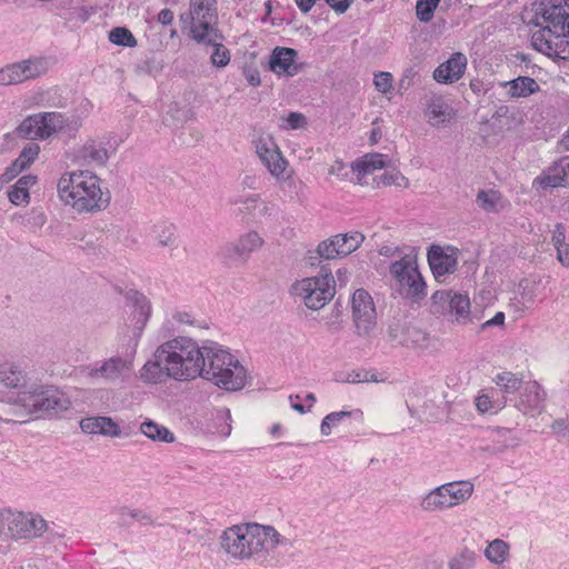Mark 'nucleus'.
Returning a JSON list of instances; mask_svg holds the SVG:
<instances>
[{"label": "nucleus", "instance_id": "f257e3e1", "mask_svg": "<svg viewBox=\"0 0 569 569\" xmlns=\"http://www.w3.org/2000/svg\"><path fill=\"white\" fill-rule=\"evenodd\" d=\"M203 346L189 337L179 336L159 345L140 369L146 383H164L168 380L192 381L201 375Z\"/></svg>", "mask_w": 569, "mask_h": 569}, {"label": "nucleus", "instance_id": "f03ea898", "mask_svg": "<svg viewBox=\"0 0 569 569\" xmlns=\"http://www.w3.org/2000/svg\"><path fill=\"white\" fill-rule=\"evenodd\" d=\"M566 0L540 3L528 24L539 29L531 33L535 50L552 59L569 60V6Z\"/></svg>", "mask_w": 569, "mask_h": 569}, {"label": "nucleus", "instance_id": "7ed1b4c3", "mask_svg": "<svg viewBox=\"0 0 569 569\" xmlns=\"http://www.w3.org/2000/svg\"><path fill=\"white\" fill-rule=\"evenodd\" d=\"M282 542L280 533L270 526L247 523L223 531L220 546L234 559H250L276 548Z\"/></svg>", "mask_w": 569, "mask_h": 569}, {"label": "nucleus", "instance_id": "20e7f679", "mask_svg": "<svg viewBox=\"0 0 569 569\" xmlns=\"http://www.w3.org/2000/svg\"><path fill=\"white\" fill-rule=\"evenodd\" d=\"M60 199L78 212H93L104 209L110 201L103 192L97 174L80 170L63 174L58 181Z\"/></svg>", "mask_w": 569, "mask_h": 569}, {"label": "nucleus", "instance_id": "39448f33", "mask_svg": "<svg viewBox=\"0 0 569 569\" xmlns=\"http://www.w3.org/2000/svg\"><path fill=\"white\" fill-rule=\"evenodd\" d=\"M202 352L203 365L199 377L226 391H239L244 388L248 379L247 369L233 355L216 343L204 345Z\"/></svg>", "mask_w": 569, "mask_h": 569}, {"label": "nucleus", "instance_id": "423d86ee", "mask_svg": "<svg viewBox=\"0 0 569 569\" xmlns=\"http://www.w3.org/2000/svg\"><path fill=\"white\" fill-rule=\"evenodd\" d=\"M48 528V522L39 513L0 509V551L6 552L12 541L40 538Z\"/></svg>", "mask_w": 569, "mask_h": 569}, {"label": "nucleus", "instance_id": "0eeeda50", "mask_svg": "<svg viewBox=\"0 0 569 569\" xmlns=\"http://www.w3.org/2000/svg\"><path fill=\"white\" fill-rule=\"evenodd\" d=\"M290 293L310 310H320L336 293V279L331 273L303 278L292 283Z\"/></svg>", "mask_w": 569, "mask_h": 569}, {"label": "nucleus", "instance_id": "6e6552de", "mask_svg": "<svg viewBox=\"0 0 569 569\" xmlns=\"http://www.w3.org/2000/svg\"><path fill=\"white\" fill-rule=\"evenodd\" d=\"M432 312L447 317L449 321L457 325L471 322L470 299L452 290H437L431 296Z\"/></svg>", "mask_w": 569, "mask_h": 569}, {"label": "nucleus", "instance_id": "1a4fd4ad", "mask_svg": "<svg viewBox=\"0 0 569 569\" xmlns=\"http://www.w3.org/2000/svg\"><path fill=\"white\" fill-rule=\"evenodd\" d=\"M390 273L397 280L406 297L415 299L425 297L426 283L412 259L406 257L392 262Z\"/></svg>", "mask_w": 569, "mask_h": 569}, {"label": "nucleus", "instance_id": "9d476101", "mask_svg": "<svg viewBox=\"0 0 569 569\" xmlns=\"http://www.w3.org/2000/svg\"><path fill=\"white\" fill-rule=\"evenodd\" d=\"M256 153L269 173L278 181H284L289 187H296L290 176L284 177L288 161L283 158L272 137H259L254 140Z\"/></svg>", "mask_w": 569, "mask_h": 569}, {"label": "nucleus", "instance_id": "9b49d317", "mask_svg": "<svg viewBox=\"0 0 569 569\" xmlns=\"http://www.w3.org/2000/svg\"><path fill=\"white\" fill-rule=\"evenodd\" d=\"M24 406L34 413L50 415L69 410V399L57 388L48 386L33 390L23 399Z\"/></svg>", "mask_w": 569, "mask_h": 569}, {"label": "nucleus", "instance_id": "f8f14e48", "mask_svg": "<svg viewBox=\"0 0 569 569\" xmlns=\"http://www.w3.org/2000/svg\"><path fill=\"white\" fill-rule=\"evenodd\" d=\"M365 240V236L359 231L336 234L321 241L316 250L319 258L331 260L349 256L356 251Z\"/></svg>", "mask_w": 569, "mask_h": 569}, {"label": "nucleus", "instance_id": "ddd939ff", "mask_svg": "<svg viewBox=\"0 0 569 569\" xmlns=\"http://www.w3.org/2000/svg\"><path fill=\"white\" fill-rule=\"evenodd\" d=\"M352 317L359 336H369L377 325V312L371 296L363 289L355 291Z\"/></svg>", "mask_w": 569, "mask_h": 569}, {"label": "nucleus", "instance_id": "4468645a", "mask_svg": "<svg viewBox=\"0 0 569 569\" xmlns=\"http://www.w3.org/2000/svg\"><path fill=\"white\" fill-rule=\"evenodd\" d=\"M206 10L198 9L190 1L189 12L180 14V21L183 28L189 29L191 38L197 42H214L220 39V33L211 23L214 19L202 18Z\"/></svg>", "mask_w": 569, "mask_h": 569}, {"label": "nucleus", "instance_id": "2eb2a0df", "mask_svg": "<svg viewBox=\"0 0 569 569\" xmlns=\"http://www.w3.org/2000/svg\"><path fill=\"white\" fill-rule=\"evenodd\" d=\"M264 239L256 230H249L220 249V256L229 261L247 262L250 256L264 246Z\"/></svg>", "mask_w": 569, "mask_h": 569}, {"label": "nucleus", "instance_id": "dca6fc26", "mask_svg": "<svg viewBox=\"0 0 569 569\" xmlns=\"http://www.w3.org/2000/svg\"><path fill=\"white\" fill-rule=\"evenodd\" d=\"M546 392L537 381H527L519 391L515 407L523 415L532 417L540 415L545 409Z\"/></svg>", "mask_w": 569, "mask_h": 569}, {"label": "nucleus", "instance_id": "f3484780", "mask_svg": "<svg viewBox=\"0 0 569 569\" xmlns=\"http://www.w3.org/2000/svg\"><path fill=\"white\" fill-rule=\"evenodd\" d=\"M428 262L432 274L437 280L447 274L453 273L458 263V250L448 247L431 246L428 251Z\"/></svg>", "mask_w": 569, "mask_h": 569}, {"label": "nucleus", "instance_id": "a211bd4d", "mask_svg": "<svg viewBox=\"0 0 569 569\" xmlns=\"http://www.w3.org/2000/svg\"><path fill=\"white\" fill-rule=\"evenodd\" d=\"M131 361L121 357H111L101 362V365L90 366L84 369L86 376L96 379L101 378L104 381H116L122 375L129 371Z\"/></svg>", "mask_w": 569, "mask_h": 569}, {"label": "nucleus", "instance_id": "6ab92c4d", "mask_svg": "<svg viewBox=\"0 0 569 569\" xmlns=\"http://www.w3.org/2000/svg\"><path fill=\"white\" fill-rule=\"evenodd\" d=\"M128 299L131 301V303L134 308L133 313H132V321H133L132 335H133L134 342L137 345L138 340L140 339V337L142 335V331L150 318L151 303L144 295H142L138 291L130 292L128 295Z\"/></svg>", "mask_w": 569, "mask_h": 569}, {"label": "nucleus", "instance_id": "aec40b11", "mask_svg": "<svg viewBox=\"0 0 569 569\" xmlns=\"http://www.w3.org/2000/svg\"><path fill=\"white\" fill-rule=\"evenodd\" d=\"M466 67L467 58L461 52L452 53L433 71V79L439 83L456 82L463 76Z\"/></svg>", "mask_w": 569, "mask_h": 569}, {"label": "nucleus", "instance_id": "412c9836", "mask_svg": "<svg viewBox=\"0 0 569 569\" xmlns=\"http://www.w3.org/2000/svg\"><path fill=\"white\" fill-rule=\"evenodd\" d=\"M298 52L291 48L277 47L273 49L269 66L277 74L295 76L299 72V67L295 63Z\"/></svg>", "mask_w": 569, "mask_h": 569}, {"label": "nucleus", "instance_id": "4be33fe9", "mask_svg": "<svg viewBox=\"0 0 569 569\" xmlns=\"http://www.w3.org/2000/svg\"><path fill=\"white\" fill-rule=\"evenodd\" d=\"M80 428L84 433L102 435L106 437H120L121 429L110 417H88L80 421Z\"/></svg>", "mask_w": 569, "mask_h": 569}, {"label": "nucleus", "instance_id": "5701e85b", "mask_svg": "<svg viewBox=\"0 0 569 569\" xmlns=\"http://www.w3.org/2000/svg\"><path fill=\"white\" fill-rule=\"evenodd\" d=\"M425 116L432 127H440L452 118L453 109L445 98L433 96L428 101Z\"/></svg>", "mask_w": 569, "mask_h": 569}, {"label": "nucleus", "instance_id": "b1692460", "mask_svg": "<svg viewBox=\"0 0 569 569\" xmlns=\"http://www.w3.org/2000/svg\"><path fill=\"white\" fill-rule=\"evenodd\" d=\"M77 159L86 166H104L109 154L102 142L89 140L77 151Z\"/></svg>", "mask_w": 569, "mask_h": 569}, {"label": "nucleus", "instance_id": "393cba45", "mask_svg": "<svg viewBox=\"0 0 569 569\" xmlns=\"http://www.w3.org/2000/svg\"><path fill=\"white\" fill-rule=\"evenodd\" d=\"M445 490L441 485L426 493L420 499V509L425 512H439L452 508V503L448 501Z\"/></svg>", "mask_w": 569, "mask_h": 569}, {"label": "nucleus", "instance_id": "a878e982", "mask_svg": "<svg viewBox=\"0 0 569 569\" xmlns=\"http://www.w3.org/2000/svg\"><path fill=\"white\" fill-rule=\"evenodd\" d=\"M502 86L509 87L508 94L511 98H527L540 91L538 82L533 78L525 76L506 81Z\"/></svg>", "mask_w": 569, "mask_h": 569}, {"label": "nucleus", "instance_id": "bb28decb", "mask_svg": "<svg viewBox=\"0 0 569 569\" xmlns=\"http://www.w3.org/2000/svg\"><path fill=\"white\" fill-rule=\"evenodd\" d=\"M26 81L46 74L54 61L50 57L34 56L20 61Z\"/></svg>", "mask_w": 569, "mask_h": 569}, {"label": "nucleus", "instance_id": "cd10ccee", "mask_svg": "<svg viewBox=\"0 0 569 569\" xmlns=\"http://www.w3.org/2000/svg\"><path fill=\"white\" fill-rule=\"evenodd\" d=\"M442 487L452 508L466 502L473 493V485L470 481H452L443 483Z\"/></svg>", "mask_w": 569, "mask_h": 569}, {"label": "nucleus", "instance_id": "c85d7f7f", "mask_svg": "<svg viewBox=\"0 0 569 569\" xmlns=\"http://www.w3.org/2000/svg\"><path fill=\"white\" fill-rule=\"evenodd\" d=\"M139 430L151 441L164 443H172L176 441L173 432H171L167 427L159 425L151 419H147L141 422Z\"/></svg>", "mask_w": 569, "mask_h": 569}, {"label": "nucleus", "instance_id": "c756f323", "mask_svg": "<svg viewBox=\"0 0 569 569\" xmlns=\"http://www.w3.org/2000/svg\"><path fill=\"white\" fill-rule=\"evenodd\" d=\"M41 114L40 113H36V114H31V116H28L16 129V133L22 138V139H27V140H37V139H42L43 140V134L41 132Z\"/></svg>", "mask_w": 569, "mask_h": 569}, {"label": "nucleus", "instance_id": "7c9ffc66", "mask_svg": "<svg viewBox=\"0 0 569 569\" xmlns=\"http://www.w3.org/2000/svg\"><path fill=\"white\" fill-rule=\"evenodd\" d=\"M386 166L385 156L380 153H371L365 156L362 159L352 164V170L358 173L359 181L362 177L372 173L376 170L382 169Z\"/></svg>", "mask_w": 569, "mask_h": 569}, {"label": "nucleus", "instance_id": "2f4dec72", "mask_svg": "<svg viewBox=\"0 0 569 569\" xmlns=\"http://www.w3.org/2000/svg\"><path fill=\"white\" fill-rule=\"evenodd\" d=\"M486 558L493 565L505 563L510 556V546L502 539H493L485 549Z\"/></svg>", "mask_w": 569, "mask_h": 569}, {"label": "nucleus", "instance_id": "473e14b6", "mask_svg": "<svg viewBox=\"0 0 569 569\" xmlns=\"http://www.w3.org/2000/svg\"><path fill=\"white\" fill-rule=\"evenodd\" d=\"M493 382L503 393H515L520 391L525 385L521 377L510 371L498 373L493 378Z\"/></svg>", "mask_w": 569, "mask_h": 569}, {"label": "nucleus", "instance_id": "72a5a7b5", "mask_svg": "<svg viewBox=\"0 0 569 569\" xmlns=\"http://www.w3.org/2000/svg\"><path fill=\"white\" fill-rule=\"evenodd\" d=\"M41 114V132L43 139L51 137L53 133L63 129L66 124L64 117L59 112H40Z\"/></svg>", "mask_w": 569, "mask_h": 569}, {"label": "nucleus", "instance_id": "f704fd0d", "mask_svg": "<svg viewBox=\"0 0 569 569\" xmlns=\"http://www.w3.org/2000/svg\"><path fill=\"white\" fill-rule=\"evenodd\" d=\"M24 381V376L18 366L6 363L0 368V383L7 388H18Z\"/></svg>", "mask_w": 569, "mask_h": 569}, {"label": "nucleus", "instance_id": "c9c22d12", "mask_svg": "<svg viewBox=\"0 0 569 569\" xmlns=\"http://www.w3.org/2000/svg\"><path fill=\"white\" fill-rule=\"evenodd\" d=\"M479 208L487 212H497L501 209V194L496 190H480L477 194Z\"/></svg>", "mask_w": 569, "mask_h": 569}, {"label": "nucleus", "instance_id": "e433bc0d", "mask_svg": "<svg viewBox=\"0 0 569 569\" xmlns=\"http://www.w3.org/2000/svg\"><path fill=\"white\" fill-rule=\"evenodd\" d=\"M26 81L20 61L0 68V84L12 86Z\"/></svg>", "mask_w": 569, "mask_h": 569}, {"label": "nucleus", "instance_id": "4c0bfd02", "mask_svg": "<svg viewBox=\"0 0 569 569\" xmlns=\"http://www.w3.org/2000/svg\"><path fill=\"white\" fill-rule=\"evenodd\" d=\"M477 555L473 550L463 548L448 562L449 569H471L475 566Z\"/></svg>", "mask_w": 569, "mask_h": 569}, {"label": "nucleus", "instance_id": "58836bf2", "mask_svg": "<svg viewBox=\"0 0 569 569\" xmlns=\"http://www.w3.org/2000/svg\"><path fill=\"white\" fill-rule=\"evenodd\" d=\"M156 240L160 247L177 248L176 230L172 224L156 226Z\"/></svg>", "mask_w": 569, "mask_h": 569}, {"label": "nucleus", "instance_id": "ea45409f", "mask_svg": "<svg viewBox=\"0 0 569 569\" xmlns=\"http://www.w3.org/2000/svg\"><path fill=\"white\" fill-rule=\"evenodd\" d=\"M110 42L117 46L133 48L137 46V40L131 31L124 27H116L109 32Z\"/></svg>", "mask_w": 569, "mask_h": 569}, {"label": "nucleus", "instance_id": "a19ab883", "mask_svg": "<svg viewBox=\"0 0 569 569\" xmlns=\"http://www.w3.org/2000/svg\"><path fill=\"white\" fill-rule=\"evenodd\" d=\"M39 153H40V146L34 141H30L22 148V150L20 151L16 161L24 170H27L36 161Z\"/></svg>", "mask_w": 569, "mask_h": 569}, {"label": "nucleus", "instance_id": "79ce46f5", "mask_svg": "<svg viewBox=\"0 0 569 569\" xmlns=\"http://www.w3.org/2000/svg\"><path fill=\"white\" fill-rule=\"evenodd\" d=\"M351 411H336L327 415L320 425V432L323 436H329L335 427L338 426L343 419L351 417Z\"/></svg>", "mask_w": 569, "mask_h": 569}, {"label": "nucleus", "instance_id": "37998d69", "mask_svg": "<svg viewBox=\"0 0 569 569\" xmlns=\"http://www.w3.org/2000/svg\"><path fill=\"white\" fill-rule=\"evenodd\" d=\"M222 40V36L220 34V39L214 42H204L206 44L213 47V52L211 53V62L217 67H226L230 61L229 50L220 42Z\"/></svg>", "mask_w": 569, "mask_h": 569}, {"label": "nucleus", "instance_id": "c03bdc74", "mask_svg": "<svg viewBox=\"0 0 569 569\" xmlns=\"http://www.w3.org/2000/svg\"><path fill=\"white\" fill-rule=\"evenodd\" d=\"M439 2L440 0H417L416 14L418 20L426 23L431 21Z\"/></svg>", "mask_w": 569, "mask_h": 569}, {"label": "nucleus", "instance_id": "a18cd8bd", "mask_svg": "<svg viewBox=\"0 0 569 569\" xmlns=\"http://www.w3.org/2000/svg\"><path fill=\"white\" fill-rule=\"evenodd\" d=\"M258 200H259L258 194H250L243 200L230 199L229 203L232 206L239 204L238 213L241 216H248V214H251L253 212V210H256Z\"/></svg>", "mask_w": 569, "mask_h": 569}, {"label": "nucleus", "instance_id": "49530a36", "mask_svg": "<svg viewBox=\"0 0 569 569\" xmlns=\"http://www.w3.org/2000/svg\"><path fill=\"white\" fill-rule=\"evenodd\" d=\"M8 199L14 206L29 204L30 192L14 183L8 190Z\"/></svg>", "mask_w": 569, "mask_h": 569}, {"label": "nucleus", "instance_id": "de8ad7c7", "mask_svg": "<svg viewBox=\"0 0 569 569\" xmlns=\"http://www.w3.org/2000/svg\"><path fill=\"white\" fill-rule=\"evenodd\" d=\"M120 520H124L127 517L132 518L139 522L151 525L153 522L151 516L139 509H130L128 507H121L119 509Z\"/></svg>", "mask_w": 569, "mask_h": 569}, {"label": "nucleus", "instance_id": "09e8293b", "mask_svg": "<svg viewBox=\"0 0 569 569\" xmlns=\"http://www.w3.org/2000/svg\"><path fill=\"white\" fill-rule=\"evenodd\" d=\"M476 407L479 412L487 413V412H497L503 406L501 403H499L498 401H496V402L492 401L488 395L481 393L476 398Z\"/></svg>", "mask_w": 569, "mask_h": 569}, {"label": "nucleus", "instance_id": "8fccbe9b", "mask_svg": "<svg viewBox=\"0 0 569 569\" xmlns=\"http://www.w3.org/2000/svg\"><path fill=\"white\" fill-rule=\"evenodd\" d=\"M373 83L381 93H388L392 89V76L389 72H379L375 76Z\"/></svg>", "mask_w": 569, "mask_h": 569}, {"label": "nucleus", "instance_id": "3c124183", "mask_svg": "<svg viewBox=\"0 0 569 569\" xmlns=\"http://www.w3.org/2000/svg\"><path fill=\"white\" fill-rule=\"evenodd\" d=\"M257 218L261 220L272 219L276 216L277 207L276 204L268 202V201H260V199L257 202Z\"/></svg>", "mask_w": 569, "mask_h": 569}, {"label": "nucleus", "instance_id": "603ef678", "mask_svg": "<svg viewBox=\"0 0 569 569\" xmlns=\"http://www.w3.org/2000/svg\"><path fill=\"white\" fill-rule=\"evenodd\" d=\"M409 330H405L400 323H393L389 326L388 335L392 342L397 345H408L407 335Z\"/></svg>", "mask_w": 569, "mask_h": 569}, {"label": "nucleus", "instance_id": "864d4df0", "mask_svg": "<svg viewBox=\"0 0 569 569\" xmlns=\"http://www.w3.org/2000/svg\"><path fill=\"white\" fill-rule=\"evenodd\" d=\"M550 429L558 438H567L569 436V418H557L550 425Z\"/></svg>", "mask_w": 569, "mask_h": 569}, {"label": "nucleus", "instance_id": "5fc2aeb1", "mask_svg": "<svg viewBox=\"0 0 569 569\" xmlns=\"http://www.w3.org/2000/svg\"><path fill=\"white\" fill-rule=\"evenodd\" d=\"M381 179L386 186L408 187V179L400 172H383Z\"/></svg>", "mask_w": 569, "mask_h": 569}, {"label": "nucleus", "instance_id": "6e6d98bb", "mask_svg": "<svg viewBox=\"0 0 569 569\" xmlns=\"http://www.w3.org/2000/svg\"><path fill=\"white\" fill-rule=\"evenodd\" d=\"M200 10H206L202 18L214 19L216 18V3L217 0H190Z\"/></svg>", "mask_w": 569, "mask_h": 569}, {"label": "nucleus", "instance_id": "4d7b16f0", "mask_svg": "<svg viewBox=\"0 0 569 569\" xmlns=\"http://www.w3.org/2000/svg\"><path fill=\"white\" fill-rule=\"evenodd\" d=\"M24 169L14 160L9 167L6 168L4 172L0 176V182L9 183L17 178Z\"/></svg>", "mask_w": 569, "mask_h": 569}, {"label": "nucleus", "instance_id": "13d9d810", "mask_svg": "<svg viewBox=\"0 0 569 569\" xmlns=\"http://www.w3.org/2000/svg\"><path fill=\"white\" fill-rule=\"evenodd\" d=\"M417 76H418V71L413 67L407 68L403 71L402 77L400 79V82H399L400 88L407 90L412 84L413 79Z\"/></svg>", "mask_w": 569, "mask_h": 569}, {"label": "nucleus", "instance_id": "bf43d9fd", "mask_svg": "<svg viewBox=\"0 0 569 569\" xmlns=\"http://www.w3.org/2000/svg\"><path fill=\"white\" fill-rule=\"evenodd\" d=\"M287 122L290 129H299L307 123L306 117L299 112H290Z\"/></svg>", "mask_w": 569, "mask_h": 569}, {"label": "nucleus", "instance_id": "052dcab7", "mask_svg": "<svg viewBox=\"0 0 569 569\" xmlns=\"http://www.w3.org/2000/svg\"><path fill=\"white\" fill-rule=\"evenodd\" d=\"M565 239H566V229L561 223H557L555 226V230L552 232V239H551L555 248L565 244L566 243Z\"/></svg>", "mask_w": 569, "mask_h": 569}, {"label": "nucleus", "instance_id": "680f3d73", "mask_svg": "<svg viewBox=\"0 0 569 569\" xmlns=\"http://www.w3.org/2000/svg\"><path fill=\"white\" fill-rule=\"evenodd\" d=\"M217 418L222 420L224 425L219 429V433L227 437L231 432V425L228 422L231 419L230 411L228 409L222 410L218 413Z\"/></svg>", "mask_w": 569, "mask_h": 569}, {"label": "nucleus", "instance_id": "e2e57ef3", "mask_svg": "<svg viewBox=\"0 0 569 569\" xmlns=\"http://www.w3.org/2000/svg\"><path fill=\"white\" fill-rule=\"evenodd\" d=\"M353 0H326L328 6L332 8L337 13H345Z\"/></svg>", "mask_w": 569, "mask_h": 569}, {"label": "nucleus", "instance_id": "0e129e2a", "mask_svg": "<svg viewBox=\"0 0 569 569\" xmlns=\"http://www.w3.org/2000/svg\"><path fill=\"white\" fill-rule=\"evenodd\" d=\"M243 74H244V78H246L247 82L250 86L257 87V86L260 84V82H261L260 73H259V71L257 69H254V68H247V69H244Z\"/></svg>", "mask_w": 569, "mask_h": 569}, {"label": "nucleus", "instance_id": "69168bd1", "mask_svg": "<svg viewBox=\"0 0 569 569\" xmlns=\"http://www.w3.org/2000/svg\"><path fill=\"white\" fill-rule=\"evenodd\" d=\"M348 382L351 383H359L363 381H378L377 378L372 375L371 377H368V372L361 373V372H352L347 378Z\"/></svg>", "mask_w": 569, "mask_h": 569}, {"label": "nucleus", "instance_id": "338daca9", "mask_svg": "<svg viewBox=\"0 0 569 569\" xmlns=\"http://www.w3.org/2000/svg\"><path fill=\"white\" fill-rule=\"evenodd\" d=\"M556 250H557V258H558L559 262L562 266L568 267L569 266V244L565 243L562 246L556 247Z\"/></svg>", "mask_w": 569, "mask_h": 569}, {"label": "nucleus", "instance_id": "774afa93", "mask_svg": "<svg viewBox=\"0 0 569 569\" xmlns=\"http://www.w3.org/2000/svg\"><path fill=\"white\" fill-rule=\"evenodd\" d=\"M37 181H38L37 176L26 174V176H22L21 178H19L18 181L16 182V184H18L19 187L27 189L29 191L30 188L37 183Z\"/></svg>", "mask_w": 569, "mask_h": 569}]
</instances>
